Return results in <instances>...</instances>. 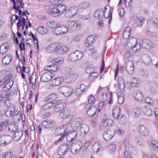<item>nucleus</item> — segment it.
<instances>
[{
    "instance_id": "f257e3e1",
    "label": "nucleus",
    "mask_w": 158,
    "mask_h": 158,
    "mask_svg": "<svg viewBox=\"0 0 158 158\" xmlns=\"http://www.w3.org/2000/svg\"><path fill=\"white\" fill-rule=\"evenodd\" d=\"M46 52L49 53H55L59 55L66 54L69 50V48L65 46H61L57 43H53L46 48Z\"/></svg>"
},
{
    "instance_id": "f03ea898",
    "label": "nucleus",
    "mask_w": 158,
    "mask_h": 158,
    "mask_svg": "<svg viewBox=\"0 0 158 158\" xmlns=\"http://www.w3.org/2000/svg\"><path fill=\"white\" fill-rule=\"evenodd\" d=\"M83 53L79 51H76L71 53L68 58L69 61L73 62L81 60L83 56Z\"/></svg>"
},
{
    "instance_id": "7ed1b4c3",
    "label": "nucleus",
    "mask_w": 158,
    "mask_h": 158,
    "mask_svg": "<svg viewBox=\"0 0 158 158\" xmlns=\"http://www.w3.org/2000/svg\"><path fill=\"white\" fill-rule=\"evenodd\" d=\"M114 124L113 121L110 118L103 119L100 124V128L101 130H104L110 128Z\"/></svg>"
},
{
    "instance_id": "20e7f679",
    "label": "nucleus",
    "mask_w": 158,
    "mask_h": 158,
    "mask_svg": "<svg viewBox=\"0 0 158 158\" xmlns=\"http://www.w3.org/2000/svg\"><path fill=\"white\" fill-rule=\"evenodd\" d=\"M82 145L81 141L79 139H76L71 144L70 148L71 151L73 154H75L79 151Z\"/></svg>"
},
{
    "instance_id": "39448f33",
    "label": "nucleus",
    "mask_w": 158,
    "mask_h": 158,
    "mask_svg": "<svg viewBox=\"0 0 158 158\" xmlns=\"http://www.w3.org/2000/svg\"><path fill=\"white\" fill-rule=\"evenodd\" d=\"M83 108L85 109H87V114L89 117L93 116L95 114L97 108L93 105L85 104Z\"/></svg>"
},
{
    "instance_id": "423d86ee",
    "label": "nucleus",
    "mask_w": 158,
    "mask_h": 158,
    "mask_svg": "<svg viewBox=\"0 0 158 158\" xmlns=\"http://www.w3.org/2000/svg\"><path fill=\"white\" fill-rule=\"evenodd\" d=\"M63 129L61 128L60 127L57 128L55 131V134L56 136L61 135L60 138L55 142V143L57 145L59 142H61L63 138L65 137L66 133L65 132Z\"/></svg>"
},
{
    "instance_id": "0eeeda50",
    "label": "nucleus",
    "mask_w": 158,
    "mask_h": 158,
    "mask_svg": "<svg viewBox=\"0 0 158 158\" xmlns=\"http://www.w3.org/2000/svg\"><path fill=\"white\" fill-rule=\"evenodd\" d=\"M58 91L60 93L66 97L68 96L73 93L72 89L69 87H60Z\"/></svg>"
},
{
    "instance_id": "6e6552de",
    "label": "nucleus",
    "mask_w": 158,
    "mask_h": 158,
    "mask_svg": "<svg viewBox=\"0 0 158 158\" xmlns=\"http://www.w3.org/2000/svg\"><path fill=\"white\" fill-rule=\"evenodd\" d=\"M115 131L114 129H109L105 131L103 135V138L106 141L110 140L115 135Z\"/></svg>"
},
{
    "instance_id": "1a4fd4ad",
    "label": "nucleus",
    "mask_w": 158,
    "mask_h": 158,
    "mask_svg": "<svg viewBox=\"0 0 158 158\" xmlns=\"http://www.w3.org/2000/svg\"><path fill=\"white\" fill-rule=\"evenodd\" d=\"M138 131L140 135L143 137H148L150 135V131L148 129L143 125H139Z\"/></svg>"
},
{
    "instance_id": "9d476101",
    "label": "nucleus",
    "mask_w": 158,
    "mask_h": 158,
    "mask_svg": "<svg viewBox=\"0 0 158 158\" xmlns=\"http://www.w3.org/2000/svg\"><path fill=\"white\" fill-rule=\"evenodd\" d=\"M12 140V137L9 135H4L0 138V145L5 146L9 144Z\"/></svg>"
},
{
    "instance_id": "9b49d317",
    "label": "nucleus",
    "mask_w": 158,
    "mask_h": 158,
    "mask_svg": "<svg viewBox=\"0 0 158 158\" xmlns=\"http://www.w3.org/2000/svg\"><path fill=\"white\" fill-rule=\"evenodd\" d=\"M141 44L142 47L147 49L149 50L154 47V45L152 42L147 39H145L142 40Z\"/></svg>"
},
{
    "instance_id": "f8f14e48",
    "label": "nucleus",
    "mask_w": 158,
    "mask_h": 158,
    "mask_svg": "<svg viewBox=\"0 0 158 158\" xmlns=\"http://www.w3.org/2000/svg\"><path fill=\"white\" fill-rule=\"evenodd\" d=\"M70 148V146L66 143H64L59 147L58 153L60 156H62L68 151Z\"/></svg>"
},
{
    "instance_id": "ddd939ff",
    "label": "nucleus",
    "mask_w": 158,
    "mask_h": 158,
    "mask_svg": "<svg viewBox=\"0 0 158 158\" xmlns=\"http://www.w3.org/2000/svg\"><path fill=\"white\" fill-rule=\"evenodd\" d=\"M83 120L81 118H78L75 119L72 123L71 127L74 130L76 131L80 127V125L82 124Z\"/></svg>"
},
{
    "instance_id": "4468645a",
    "label": "nucleus",
    "mask_w": 158,
    "mask_h": 158,
    "mask_svg": "<svg viewBox=\"0 0 158 158\" xmlns=\"http://www.w3.org/2000/svg\"><path fill=\"white\" fill-rule=\"evenodd\" d=\"M125 69L128 73L132 74L134 72V66L132 62L128 60L125 64Z\"/></svg>"
},
{
    "instance_id": "2eb2a0df",
    "label": "nucleus",
    "mask_w": 158,
    "mask_h": 158,
    "mask_svg": "<svg viewBox=\"0 0 158 158\" xmlns=\"http://www.w3.org/2000/svg\"><path fill=\"white\" fill-rule=\"evenodd\" d=\"M48 8L47 10V12L50 14L52 16L57 17L60 15V13L57 8L54 6L52 7L50 5L48 6Z\"/></svg>"
},
{
    "instance_id": "dca6fc26",
    "label": "nucleus",
    "mask_w": 158,
    "mask_h": 158,
    "mask_svg": "<svg viewBox=\"0 0 158 158\" xmlns=\"http://www.w3.org/2000/svg\"><path fill=\"white\" fill-rule=\"evenodd\" d=\"M77 131H73L69 132L66 136V140L69 142H73L76 140L75 138L77 135Z\"/></svg>"
},
{
    "instance_id": "f3484780",
    "label": "nucleus",
    "mask_w": 158,
    "mask_h": 158,
    "mask_svg": "<svg viewBox=\"0 0 158 158\" xmlns=\"http://www.w3.org/2000/svg\"><path fill=\"white\" fill-rule=\"evenodd\" d=\"M140 111L139 107V106L135 105L133 106L131 112L129 113V114H131L134 118H138L140 115Z\"/></svg>"
},
{
    "instance_id": "a211bd4d",
    "label": "nucleus",
    "mask_w": 158,
    "mask_h": 158,
    "mask_svg": "<svg viewBox=\"0 0 158 158\" xmlns=\"http://www.w3.org/2000/svg\"><path fill=\"white\" fill-rule=\"evenodd\" d=\"M52 74L50 72L44 73L42 76L40 81L42 82H46L49 81L52 78Z\"/></svg>"
},
{
    "instance_id": "6ab92c4d",
    "label": "nucleus",
    "mask_w": 158,
    "mask_h": 158,
    "mask_svg": "<svg viewBox=\"0 0 158 158\" xmlns=\"http://www.w3.org/2000/svg\"><path fill=\"white\" fill-rule=\"evenodd\" d=\"M41 125L45 128H50L54 126V121L52 120H47L42 122Z\"/></svg>"
},
{
    "instance_id": "aec40b11",
    "label": "nucleus",
    "mask_w": 158,
    "mask_h": 158,
    "mask_svg": "<svg viewBox=\"0 0 158 158\" xmlns=\"http://www.w3.org/2000/svg\"><path fill=\"white\" fill-rule=\"evenodd\" d=\"M70 113V110L69 108L64 107L63 109L60 112L59 115V118L61 119L65 118L68 117Z\"/></svg>"
},
{
    "instance_id": "412c9836",
    "label": "nucleus",
    "mask_w": 158,
    "mask_h": 158,
    "mask_svg": "<svg viewBox=\"0 0 158 158\" xmlns=\"http://www.w3.org/2000/svg\"><path fill=\"white\" fill-rule=\"evenodd\" d=\"M120 108L119 106H116L113 108L112 114L115 119H118L120 117Z\"/></svg>"
},
{
    "instance_id": "4be33fe9",
    "label": "nucleus",
    "mask_w": 158,
    "mask_h": 158,
    "mask_svg": "<svg viewBox=\"0 0 158 158\" xmlns=\"http://www.w3.org/2000/svg\"><path fill=\"white\" fill-rule=\"evenodd\" d=\"M15 106L13 104L12 105V106L7 107L5 111L6 116L8 117H12L15 111Z\"/></svg>"
},
{
    "instance_id": "5701e85b",
    "label": "nucleus",
    "mask_w": 158,
    "mask_h": 158,
    "mask_svg": "<svg viewBox=\"0 0 158 158\" xmlns=\"http://www.w3.org/2000/svg\"><path fill=\"white\" fill-rule=\"evenodd\" d=\"M137 40L134 37L129 39L127 41L126 45V48L128 49H131L135 43H137Z\"/></svg>"
},
{
    "instance_id": "b1692460",
    "label": "nucleus",
    "mask_w": 158,
    "mask_h": 158,
    "mask_svg": "<svg viewBox=\"0 0 158 158\" xmlns=\"http://www.w3.org/2000/svg\"><path fill=\"white\" fill-rule=\"evenodd\" d=\"M80 131L81 135L84 136L88 133L89 127L86 124L83 123L81 125Z\"/></svg>"
},
{
    "instance_id": "393cba45",
    "label": "nucleus",
    "mask_w": 158,
    "mask_h": 158,
    "mask_svg": "<svg viewBox=\"0 0 158 158\" xmlns=\"http://www.w3.org/2000/svg\"><path fill=\"white\" fill-rule=\"evenodd\" d=\"M133 95L134 98L138 101H141L143 99V95L142 93L137 90L134 91Z\"/></svg>"
},
{
    "instance_id": "a878e982",
    "label": "nucleus",
    "mask_w": 158,
    "mask_h": 158,
    "mask_svg": "<svg viewBox=\"0 0 158 158\" xmlns=\"http://www.w3.org/2000/svg\"><path fill=\"white\" fill-rule=\"evenodd\" d=\"M14 81L11 79L8 80L5 83V85L2 88V91L5 92H7L13 85Z\"/></svg>"
},
{
    "instance_id": "bb28decb",
    "label": "nucleus",
    "mask_w": 158,
    "mask_h": 158,
    "mask_svg": "<svg viewBox=\"0 0 158 158\" xmlns=\"http://www.w3.org/2000/svg\"><path fill=\"white\" fill-rule=\"evenodd\" d=\"M78 75L76 73H73L68 76L65 79L67 83H70L74 81L77 78Z\"/></svg>"
},
{
    "instance_id": "cd10ccee",
    "label": "nucleus",
    "mask_w": 158,
    "mask_h": 158,
    "mask_svg": "<svg viewBox=\"0 0 158 158\" xmlns=\"http://www.w3.org/2000/svg\"><path fill=\"white\" fill-rule=\"evenodd\" d=\"M105 11L102 8L97 10L94 13V17L97 19L103 17L105 14Z\"/></svg>"
},
{
    "instance_id": "c85d7f7f",
    "label": "nucleus",
    "mask_w": 158,
    "mask_h": 158,
    "mask_svg": "<svg viewBox=\"0 0 158 158\" xmlns=\"http://www.w3.org/2000/svg\"><path fill=\"white\" fill-rule=\"evenodd\" d=\"M20 111L19 110H16L14 112L13 117V122L18 123L19 122L21 119Z\"/></svg>"
},
{
    "instance_id": "c756f323",
    "label": "nucleus",
    "mask_w": 158,
    "mask_h": 158,
    "mask_svg": "<svg viewBox=\"0 0 158 158\" xmlns=\"http://www.w3.org/2000/svg\"><path fill=\"white\" fill-rule=\"evenodd\" d=\"M142 60L145 64L148 65L151 64V60L150 57L148 54H145L142 56Z\"/></svg>"
},
{
    "instance_id": "7c9ffc66",
    "label": "nucleus",
    "mask_w": 158,
    "mask_h": 158,
    "mask_svg": "<svg viewBox=\"0 0 158 158\" xmlns=\"http://www.w3.org/2000/svg\"><path fill=\"white\" fill-rule=\"evenodd\" d=\"M9 48V44L7 43H5L0 47V52L4 54L6 52Z\"/></svg>"
},
{
    "instance_id": "2f4dec72",
    "label": "nucleus",
    "mask_w": 158,
    "mask_h": 158,
    "mask_svg": "<svg viewBox=\"0 0 158 158\" xmlns=\"http://www.w3.org/2000/svg\"><path fill=\"white\" fill-rule=\"evenodd\" d=\"M64 80L63 78L62 77H58L52 79V85L53 86H56L60 84Z\"/></svg>"
},
{
    "instance_id": "473e14b6",
    "label": "nucleus",
    "mask_w": 158,
    "mask_h": 158,
    "mask_svg": "<svg viewBox=\"0 0 158 158\" xmlns=\"http://www.w3.org/2000/svg\"><path fill=\"white\" fill-rule=\"evenodd\" d=\"M56 98L57 97L56 94L53 93L46 97V100L48 101V102H51L57 103V101L56 100Z\"/></svg>"
},
{
    "instance_id": "72a5a7b5",
    "label": "nucleus",
    "mask_w": 158,
    "mask_h": 158,
    "mask_svg": "<svg viewBox=\"0 0 158 158\" xmlns=\"http://www.w3.org/2000/svg\"><path fill=\"white\" fill-rule=\"evenodd\" d=\"M143 114L148 116H149L152 115L153 112L151 108L145 106L143 109Z\"/></svg>"
},
{
    "instance_id": "f704fd0d",
    "label": "nucleus",
    "mask_w": 158,
    "mask_h": 158,
    "mask_svg": "<svg viewBox=\"0 0 158 158\" xmlns=\"http://www.w3.org/2000/svg\"><path fill=\"white\" fill-rule=\"evenodd\" d=\"M90 4L89 2H83L80 3L79 5V8L81 10H84L90 7Z\"/></svg>"
},
{
    "instance_id": "c9c22d12",
    "label": "nucleus",
    "mask_w": 158,
    "mask_h": 158,
    "mask_svg": "<svg viewBox=\"0 0 158 158\" xmlns=\"http://www.w3.org/2000/svg\"><path fill=\"white\" fill-rule=\"evenodd\" d=\"M18 128V126L16 123H11L9 125L8 130L11 132H14L17 130Z\"/></svg>"
},
{
    "instance_id": "e433bc0d",
    "label": "nucleus",
    "mask_w": 158,
    "mask_h": 158,
    "mask_svg": "<svg viewBox=\"0 0 158 158\" xmlns=\"http://www.w3.org/2000/svg\"><path fill=\"white\" fill-rule=\"evenodd\" d=\"M130 31L131 28L129 27H126L123 35L124 39L126 40L129 38L130 34Z\"/></svg>"
},
{
    "instance_id": "4c0bfd02",
    "label": "nucleus",
    "mask_w": 158,
    "mask_h": 158,
    "mask_svg": "<svg viewBox=\"0 0 158 158\" xmlns=\"http://www.w3.org/2000/svg\"><path fill=\"white\" fill-rule=\"evenodd\" d=\"M12 58V57L11 55L5 56L2 60V64L5 65L8 64L11 61Z\"/></svg>"
},
{
    "instance_id": "58836bf2",
    "label": "nucleus",
    "mask_w": 158,
    "mask_h": 158,
    "mask_svg": "<svg viewBox=\"0 0 158 158\" xmlns=\"http://www.w3.org/2000/svg\"><path fill=\"white\" fill-rule=\"evenodd\" d=\"M119 87L121 92L124 91L125 88V81L122 77H120L118 80Z\"/></svg>"
},
{
    "instance_id": "ea45409f",
    "label": "nucleus",
    "mask_w": 158,
    "mask_h": 158,
    "mask_svg": "<svg viewBox=\"0 0 158 158\" xmlns=\"http://www.w3.org/2000/svg\"><path fill=\"white\" fill-rule=\"evenodd\" d=\"M23 132L22 131H16L13 135L14 139L16 141L19 140L23 136Z\"/></svg>"
},
{
    "instance_id": "a19ab883",
    "label": "nucleus",
    "mask_w": 158,
    "mask_h": 158,
    "mask_svg": "<svg viewBox=\"0 0 158 158\" xmlns=\"http://www.w3.org/2000/svg\"><path fill=\"white\" fill-rule=\"evenodd\" d=\"M101 147V143L99 142H96L93 146V149L94 152L97 153Z\"/></svg>"
},
{
    "instance_id": "79ce46f5",
    "label": "nucleus",
    "mask_w": 158,
    "mask_h": 158,
    "mask_svg": "<svg viewBox=\"0 0 158 158\" xmlns=\"http://www.w3.org/2000/svg\"><path fill=\"white\" fill-rule=\"evenodd\" d=\"M94 37V36L93 35L89 36L85 42V45L88 46L92 44L95 40Z\"/></svg>"
},
{
    "instance_id": "37998d69",
    "label": "nucleus",
    "mask_w": 158,
    "mask_h": 158,
    "mask_svg": "<svg viewBox=\"0 0 158 158\" xmlns=\"http://www.w3.org/2000/svg\"><path fill=\"white\" fill-rule=\"evenodd\" d=\"M59 23L55 22L54 21H51L47 22L46 25L49 27L54 29L57 25H59Z\"/></svg>"
},
{
    "instance_id": "c03bdc74",
    "label": "nucleus",
    "mask_w": 158,
    "mask_h": 158,
    "mask_svg": "<svg viewBox=\"0 0 158 158\" xmlns=\"http://www.w3.org/2000/svg\"><path fill=\"white\" fill-rule=\"evenodd\" d=\"M64 103H60L56 105L54 107V110L56 112H61L64 108Z\"/></svg>"
},
{
    "instance_id": "a18cd8bd",
    "label": "nucleus",
    "mask_w": 158,
    "mask_h": 158,
    "mask_svg": "<svg viewBox=\"0 0 158 158\" xmlns=\"http://www.w3.org/2000/svg\"><path fill=\"white\" fill-rule=\"evenodd\" d=\"M134 19L135 23L138 26L142 25L144 21L143 18L141 17H135L134 18Z\"/></svg>"
},
{
    "instance_id": "49530a36",
    "label": "nucleus",
    "mask_w": 158,
    "mask_h": 158,
    "mask_svg": "<svg viewBox=\"0 0 158 158\" xmlns=\"http://www.w3.org/2000/svg\"><path fill=\"white\" fill-rule=\"evenodd\" d=\"M62 31L61 30V26L60 25V23H59V25H57L56 27L53 30V33L57 35H61Z\"/></svg>"
},
{
    "instance_id": "de8ad7c7",
    "label": "nucleus",
    "mask_w": 158,
    "mask_h": 158,
    "mask_svg": "<svg viewBox=\"0 0 158 158\" xmlns=\"http://www.w3.org/2000/svg\"><path fill=\"white\" fill-rule=\"evenodd\" d=\"M123 145L126 147H128L130 149L132 150V148H135L134 145L130 143V141L128 139H125L124 141Z\"/></svg>"
},
{
    "instance_id": "09e8293b",
    "label": "nucleus",
    "mask_w": 158,
    "mask_h": 158,
    "mask_svg": "<svg viewBox=\"0 0 158 158\" xmlns=\"http://www.w3.org/2000/svg\"><path fill=\"white\" fill-rule=\"evenodd\" d=\"M37 30L38 32L41 34H45L48 31L47 28L43 26H39L37 28Z\"/></svg>"
},
{
    "instance_id": "8fccbe9b",
    "label": "nucleus",
    "mask_w": 158,
    "mask_h": 158,
    "mask_svg": "<svg viewBox=\"0 0 158 158\" xmlns=\"http://www.w3.org/2000/svg\"><path fill=\"white\" fill-rule=\"evenodd\" d=\"M59 13H61V14L63 13L66 10V6L64 4H61L58 6L57 7Z\"/></svg>"
},
{
    "instance_id": "3c124183",
    "label": "nucleus",
    "mask_w": 158,
    "mask_h": 158,
    "mask_svg": "<svg viewBox=\"0 0 158 158\" xmlns=\"http://www.w3.org/2000/svg\"><path fill=\"white\" fill-rule=\"evenodd\" d=\"M118 98V102L120 104H122L124 102V98L123 95L120 92L117 93Z\"/></svg>"
},
{
    "instance_id": "603ef678",
    "label": "nucleus",
    "mask_w": 158,
    "mask_h": 158,
    "mask_svg": "<svg viewBox=\"0 0 158 158\" xmlns=\"http://www.w3.org/2000/svg\"><path fill=\"white\" fill-rule=\"evenodd\" d=\"M145 33L148 36L152 37H156L157 35V33L156 32L151 31L149 29L146 30Z\"/></svg>"
},
{
    "instance_id": "864d4df0",
    "label": "nucleus",
    "mask_w": 158,
    "mask_h": 158,
    "mask_svg": "<svg viewBox=\"0 0 158 158\" xmlns=\"http://www.w3.org/2000/svg\"><path fill=\"white\" fill-rule=\"evenodd\" d=\"M12 77V76L9 75L5 77L4 78L0 80V87H1L4 83L5 84L8 80H10Z\"/></svg>"
},
{
    "instance_id": "5fc2aeb1",
    "label": "nucleus",
    "mask_w": 158,
    "mask_h": 158,
    "mask_svg": "<svg viewBox=\"0 0 158 158\" xmlns=\"http://www.w3.org/2000/svg\"><path fill=\"white\" fill-rule=\"evenodd\" d=\"M107 149L108 152L110 153H113L116 149V146L115 144H111L108 145Z\"/></svg>"
},
{
    "instance_id": "6e6d98bb",
    "label": "nucleus",
    "mask_w": 158,
    "mask_h": 158,
    "mask_svg": "<svg viewBox=\"0 0 158 158\" xmlns=\"http://www.w3.org/2000/svg\"><path fill=\"white\" fill-rule=\"evenodd\" d=\"M90 74L89 77V79L93 81L98 77V73L96 72H93L90 73Z\"/></svg>"
},
{
    "instance_id": "4d7b16f0",
    "label": "nucleus",
    "mask_w": 158,
    "mask_h": 158,
    "mask_svg": "<svg viewBox=\"0 0 158 158\" xmlns=\"http://www.w3.org/2000/svg\"><path fill=\"white\" fill-rule=\"evenodd\" d=\"M74 23V25L73 27L74 29L76 30H78L81 28V23L80 21L78 20H75Z\"/></svg>"
},
{
    "instance_id": "13d9d810",
    "label": "nucleus",
    "mask_w": 158,
    "mask_h": 158,
    "mask_svg": "<svg viewBox=\"0 0 158 158\" xmlns=\"http://www.w3.org/2000/svg\"><path fill=\"white\" fill-rule=\"evenodd\" d=\"M135 140L138 145H140L141 147H143L144 146V142L141 137H136Z\"/></svg>"
},
{
    "instance_id": "bf43d9fd",
    "label": "nucleus",
    "mask_w": 158,
    "mask_h": 158,
    "mask_svg": "<svg viewBox=\"0 0 158 158\" xmlns=\"http://www.w3.org/2000/svg\"><path fill=\"white\" fill-rule=\"evenodd\" d=\"M150 145L155 150L158 151V143L155 140H152Z\"/></svg>"
},
{
    "instance_id": "052dcab7",
    "label": "nucleus",
    "mask_w": 158,
    "mask_h": 158,
    "mask_svg": "<svg viewBox=\"0 0 158 158\" xmlns=\"http://www.w3.org/2000/svg\"><path fill=\"white\" fill-rule=\"evenodd\" d=\"M88 103L85 104H89V105H93L94 103L95 100L94 97L92 95H91L88 97Z\"/></svg>"
},
{
    "instance_id": "680f3d73",
    "label": "nucleus",
    "mask_w": 158,
    "mask_h": 158,
    "mask_svg": "<svg viewBox=\"0 0 158 158\" xmlns=\"http://www.w3.org/2000/svg\"><path fill=\"white\" fill-rule=\"evenodd\" d=\"M140 48V44L135 43V45H134L133 47L131 50L134 52H137L139 50Z\"/></svg>"
},
{
    "instance_id": "e2e57ef3",
    "label": "nucleus",
    "mask_w": 158,
    "mask_h": 158,
    "mask_svg": "<svg viewBox=\"0 0 158 158\" xmlns=\"http://www.w3.org/2000/svg\"><path fill=\"white\" fill-rule=\"evenodd\" d=\"M10 95V93L9 94H2L0 95V102H4L6 99L8 98Z\"/></svg>"
},
{
    "instance_id": "0e129e2a",
    "label": "nucleus",
    "mask_w": 158,
    "mask_h": 158,
    "mask_svg": "<svg viewBox=\"0 0 158 158\" xmlns=\"http://www.w3.org/2000/svg\"><path fill=\"white\" fill-rule=\"evenodd\" d=\"M138 79L135 78H133L132 81L131 83V85L133 87H135L138 85Z\"/></svg>"
},
{
    "instance_id": "69168bd1",
    "label": "nucleus",
    "mask_w": 158,
    "mask_h": 158,
    "mask_svg": "<svg viewBox=\"0 0 158 158\" xmlns=\"http://www.w3.org/2000/svg\"><path fill=\"white\" fill-rule=\"evenodd\" d=\"M64 0H50V2L52 6H57L62 3Z\"/></svg>"
},
{
    "instance_id": "338daca9",
    "label": "nucleus",
    "mask_w": 158,
    "mask_h": 158,
    "mask_svg": "<svg viewBox=\"0 0 158 158\" xmlns=\"http://www.w3.org/2000/svg\"><path fill=\"white\" fill-rule=\"evenodd\" d=\"M69 9L73 16L75 15L77 12L78 8L77 6H73L71 7Z\"/></svg>"
},
{
    "instance_id": "774afa93",
    "label": "nucleus",
    "mask_w": 158,
    "mask_h": 158,
    "mask_svg": "<svg viewBox=\"0 0 158 158\" xmlns=\"http://www.w3.org/2000/svg\"><path fill=\"white\" fill-rule=\"evenodd\" d=\"M2 158H10L13 156V154L11 152L3 153L2 155Z\"/></svg>"
}]
</instances>
